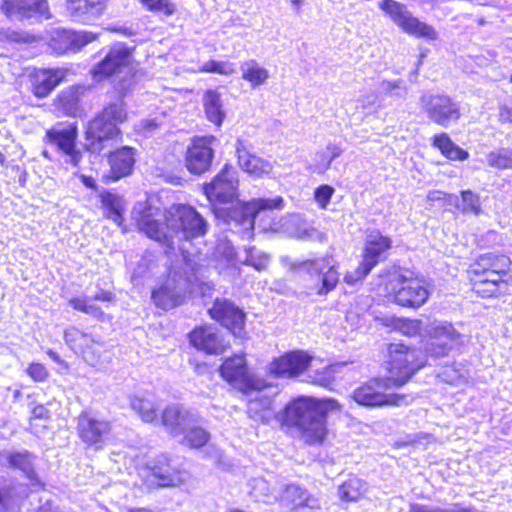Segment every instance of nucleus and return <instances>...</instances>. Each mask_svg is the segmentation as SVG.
I'll return each instance as SVG.
<instances>
[{"instance_id": "f257e3e1", "label": "nucleus", "mask_w": 512, "mask_h": 512, "mask_svg": "<svg viewBox=\"0 0 512 512\" xmlns=\"http://www.w3.org/2000/svg\"><path fill=\"white\" fill-rule=\"evenodd\" d=\"M137 227L149 238L168 247L174 238L191 240L207 233L208 223L198 211L189 205L172 206L166 213L152 208L147 202L137 203L132 210Z\"/></svg>"}, {"instance_id": "f03ea898", "label": "nucleus", "mask_w": 512, "mask_h": 512, "mask_svg": "<svg viewBox=\"0 0 512 512\" xmlns=\"http://www.w3.org/2000/svg\"><path fill=\"white\" fill-rule=\"evenodd\" d=\"M338 407L335 400L319 401L300 396L291 400L283 411L278 412L277 422L284 426L296 427L306 443L321 444L327 433V412Z\"/></svg>"}, {"instance_id": "7ed1b4c3", "label": "nucleus", "mask_w": 512, "mask_h": 512, "mask_svg": "<svg viewBox=\"0 0 512 512\" xmlns=\"http://www.w3.org/2000/svg\"><path fill=\"white\" fill-rule=\"evenodd\" d=\"M132 76L117 85V96L108 102L103 110L89 123L85 132L84 147L93 154L106 153L120 136L119 125L127 120L128 112L124 97L131 88Z\"/></svg>"}, {"instance_id": "20e7f679", "label": "nucleus", "mask_w": 512, "mask_h": 512, "mask_svg": "<svg viewBox=\"0 0 512 512\" xmlns=\"http://www.w3.org/2000/svg\"><path fill=\"white\" fill-rule=\"evenodd\" d=\"M196 279L195 264L183 256L181 262L172 267L165 283L152 292V298L163 309L174 308L181 304Z\"/></svg>"}, {"instance_id": "39448f33", "label": "nucleus", "mask_w": 512, "mask_h": 512, "mask_svg": "<svg viewBox=\"0 0 512 512\" xmlns=\"http://www.w3.org/2000/svg\"><path fill=\"white\" fill-rule=\"evenodd\" d=\"M294 272H304L309 276L307 288L319 296H326L339 283L340 273L336 260L331 255L307 259L291 264Z\"/></svg>"}, {"instance_id": "423d86ee", "label": "nucleus", "mask_w": 512, "mask_h": 512, "mask_svg": "<svg viewBox=\"0 0 512 512\" xmlns=\"http://www.w3.org/2000/svg\"><path fill=\"white\" fill-rule=\"evenodd\" d=\"M283 199L277 196L270 198H257L249 202H237L231 207H214V214L228 225L235 228L241 227L244 233L250 234L254 229L255 218L263 210H271L281 207Z\"/></svg>"}, {"instance_id": "0eeeda50", "label": "nucleus", "mask_w": 512, "mask_h": 512, "mask_svg": "<svg viewBox=\"0 0 512 512\" xmlns=\"http://www.w3.org/2000/svg\"><path fill=\"white\" fill-rule=\"evenodd\" d=\"M393 387L396 386L389 378H374L356 388L352 398L357 404L370 408L408 405L412 397L390 392Z\"/></svg>"}, {"instance_id": "6e6552de", "label": "nucleus", "mask_w": 512, "mask_h": 512, "mask_svg": "<svg viewBox=\"0 0 512 512\" xmlns=\"http://www.w3.org/2000/svg\"><path fill=\"white\" fill-rule=\"evenodd\" d=\"M390 285L393 301L403 307L417 309L423 306L430 296L426 280L423 277H413L412 273H395Z\"/></svg>"}, {"instance_id": "1a4fd4ad", "label": "nucleus", "mask_w": 512, "mask_h": 512, "mask_svg": "<svg viewBox=\"0 0 512 512\" xmlns=\"http://www.w3.org/2000/svg\"><path fill=\"white\" fill-rule=\"evenodd\" d=\"M389 352V379L396 387L407 383L422 366L418 362V351L402 343H391Z\"/></svg>"}, {"instance_id": "9d476101", "label": "nucleus", "mask_w": 512, "mask_h": 512, "mask_svg": "<svg viewBox=\"0 0 512 512\" xmlns=\"http://www.w3.org/2000/svg\"><path fill=\"white\" fill-rule=\"evenodd\" d=\"M427 328L426 337L431 342L427 345L426 352L432 357L446 356L451 350L465 343L466 336L448 321L430 320Z\"/></svg>"}, {"instance_id": "9b49d317", "label": "nucleus", "mask_w": 512, "mask_h": 512, "mask_svg": "<svg viewBox=\"0 0 512 512\" xmlns=\"http://www.w3.org/2000/svg\"><path fill=\"white\" fill-rule=\"evenodd\" d=\"M221 376L245 394L267 387L264 380L251 374L243 355L227 358L220 367Z\"/></svg>"}, {"instance_id": "f8f14e48", "label": "nucleus", "mask_w": 512, "mask_h": 512, "mask_svg": "<svg viewBox=\"0 0 512 512\" xmlns=\"http://www.w3.org/2000/svg\"><path fill=\"white\" fill-rule=\"evenodd\" d=\"M239 178L235 167L225 164L211 182L204 185V193L213 203L228 204L239 196Z\"/></svg>"}, {"instance_id": "ddd939ff", "label": "nucleus", "mask_w": 512, "mask_h": 512, "mask_svg": "<svg viewBox=\"0 0 512 512\" xmlns=\"http://www.w3.org/2000/svg\"><path fill=\"white\" fill-rule=\"evenodd\" d=\"M379 6L405 33L415 37L436 39L437 33L434 28L414 17L404 4L394 0H382Z\"/></svg>"}, {"instance_id": "4468645a", "label": "nucleus", "mask_w": 512, "mask_h": 512, "mask_svg": "<svg viewBox=\"0 0 512 512\" xmlns=\"http://www.w3.org/2000/svg\"><path fill=\"white\" fill-rule=\"evenodd\" d=\"M420 106L432 122L445 128L461 116L459 104L444 94L424 93Z\"/></svg>"}, {"instance_id": "2eb2a0df", "label": "nucleus", "mask_w": 512, "mask_h": 512, "mask_svg": "<svg viewBox=\"0 0 512 512\" xmlns=\"http://www.w3.org/2000/svg\"><path fill=\"white\" fill-rule=\"evenodd\" d=\"M148 481L159 488L179 487L187 480V472L179 468L173 459L165 454L158 455L148 465Z\"/></svg>"}, {"instance_id": "dca6fc26", "label": "nucleus", "mask_w": 512, "mask_h": 512, "mask_svg": "<svg viewBox=\"0 0 512 512\" xmlns=\"http://www.w3.org/2000/svg\"><path fill=\"white\" fill-rule=\"evenodd\" d=\"M36 461L37 456L26 449L0 452L2 466L21 472L33 490H44L45 483L36 471Z\"/></svg>"}, {"instance_id": "f3484780", "label": "nucleus", "mask_w": 512, "mask_h": 512, "mask_svg": "<svg viewBox=\"0 0 512 512\" xmlns=\"http://www.w3.org/2000/svg\"><path fill=\"white\" fill-rule=\"evenodd\" d=\"M208 311L214 320L229 329L235 337H244L246 315L244 311L232 301L217 298Z\"/></svg>"}, {"instance_id": "a211bd4d", "label": "nucleus", "mask_w": 512, "mask_h": 512, "mask_svg": "<svg viewBox=\"0 0 512 512\" xmlns=\"http://www.w3.org/2000/svg\"><path fill=\"white\" fill-rule=\"evenodd\" d=\"M1 9L12 20L42 21L50 18L46 0H3Z\"/></svg>"}, {"instance_id": "6ab92c4d", "label": "nucleus", "mask_w": 512, "mask_h": 512, "mask_svg": "<svg viewBox=\"0 0 512 512\" xmlns=\"http://www.w3.org/2000/svg\"><path fill=\"white\" fill-rule=\"evenodd\" d=\"M214 138L199 137L192 140L185 154V167L194 175L207 172L214 158V150L211 146Z\"/></svg>"}, {"instance_id": "aec40b11", "label": "nucleus", "mask_w": 512, "mask_h": 512, "mask_svg": "<svg viewBox=\"0 0 512 512\" xmlns=\"http://www.w3.org/2000/svg\"><path fill=\"white\" fill-rule=\"evenodd\" d=\"M130 61V49L123 43H117L110 48L104 59L93 68L92 73L99 80L113 74L122 73L125 70H129L127 73L129 74Z\"/></svg>"}, {"instance_id": "412c9836", "label": "nucleus", "mask_w": 512, "mask_h": 512, "mask_svg": "<svg viewBox=\"0 0 512 512\" xmlns=\"http://www.w3.org/2000/svg\"><path fill=\"white\" fill-rule=\"evenodd\" d=\"M47 142L56 146L61 152L68 156V162L77 167L82 159V153L76 148L77 128L68 126L66 128L53 127L46 132Z\"/></svg>"}, {"instance_id": "4be33fe9", "label": "nucleus", "mask_w": 512, "mask_h": 512, "mask_svg": "<svg viewBox=\"0 0 512 512\" xmlns=\"http://www.w3.org/2000/svg\"><path fill=\"white\" fill-rule=\"evenodd\" d=\"M240 168L254 178L270 175L273 163L252 153V146L245 140L238 139L235 144Z\"/></svg>"}, {"instance_id": "5701e85b", "label": "nucleus", "mask_w": 512, "mask_h": 512, "mask_svg": "<svg viewBox=\"0 0 512 512\" xmlns=\"http://www.w3.org/2000/svg\"><path fill=\"white\" fill-rule=\"evenodd\" d=\"M190 343L207 354H221L229 346L221 332L214 326H201L189 334Z\"/></svg>"}, {"instance_id": "b1692460", "label": "nucleus", "mask_w": 512, "mask_h": 512, "mask_svg": "<svg viewBox=\"0 0 512 512\" xmlns=\"http://www.w3.org/2000/svg\"><path fill=\"white\" fill-rule=\"evenodd\" d=\"M311 358L304 352L294 351L272 361L270 374L278 378H296L309 366Z\"/></svg>"}, {"instance_id": "393cba45", "label": "nucleus", "mask_w": 512, "mask_h": 512, "mask_svg": "<svg viewBox=\"0 0 512 512\" xmlns=\"http://www.w3.org/2000/svg\"><path fill=\"white\" fill-rule=\"evenodd\" d=\"M392 246L390 237L379 230H370L366 234L363 259L365 271H371L380 261L386 259Z\"/></svg>"}, {"instance_id": "a878e982", "label": "nucleus", "mask_w": 512, "mask_h": 512, "mask_svg": "<svg viewBox=\"0 0 512 512\" xmlns=\"http://www.w3.org/2000/svg\"><path fill=\"white\" fill-rule=\"evenodd\" d=\"M107 7V0H67V13L72 21L91 24L99 19Z\"/></svg>"}, {"instance_id": "bb28decb", "label": "nucleus", "mask_w": 512, "mask_h": 512, "mask_svg": "<svg viewBox=\"0 0 512 512\" xmlns=\"http://www.w3.org/2000/svg\"><path fill=\"white\" fill-rule=\"evenodd\" d=\"M199 416L182 406H168L162 414V424L174 438H179Z\"/></svg>"}, {"instance_id": "cd10ccee", "label": "nucleus", "mask_w": 512, "mask_h": 512, "mask_svg": "<svg viewBox=\"0 0 512 512\" xmlns=\"http://www.w3.org/2000/svg\"><path fill=\"white\" fill-rule=\"evenodd\" d=\"M110 423L82 413L78 419V433L83 442L89 445L101 444L110 432Z\"/></svg>"}, {"instance_id": "c85d7f7f", "label": "nucleus", "mask_w": 512, "mask_h": 512, "mask_svg": "<svg viewBox=\"0 0 512 512\" xmlns=\"http://www.w3.org/2000/svg\"><path fill=\"white\" fill-rule=\"evenodd\" d=\"M108 153V162L110 172L107 176L112 181L119 180L130 175L135 164V149L129 146H123L115 151L106 150Z\"/></svg>"}, {"instance_id": "c756f323", "label": "nucleus", "mask_w": 512, "mask_h": 512, "mask_svg": "<svg viewBox=\"0 0 512 512\" xmlns=\"http://www.w3.org/2000/svg\"><path fill=\"white\" fill-rule=\"evenodd\" d=\"M66 344L77 354L83 355L87 362H93V356L100 344L92 334L85 333L74 326H70L64 332Z\"/></svg>"}, {"instance_id": "7c9ffc66", "label": "nucleus", "mask_w": 512, "mask_h": 512, "mask_svg": "<svg viewBox=\"0 0 512 512\" xmlns=\"http://www.w3.org/2000/svg\"><path fill=\"white\" fill-rule=\"evenodd\" d=\"M506 267L502 264L500 268L488 271L483 276L478 278H471L473 281V290L483 298L495 297L504 292L507 284L502 280L500 272L504 271Z\"/></svg>"}, {"instance_id": "2f4dec72", "label": "nucleus", "mask_w": 512, "mask_h": 512, "mask_svg": "<svg viewBox=\"0 0 512 512\" xmlns=\"http://www.w3.org/2000/svg\"><path fill=\"white\" fill-rule=\"evenodd\" d=\"M273 399L270 396L258 393L248 402V416L259 423L269 424L272 420L277 421V414L272 408Z\"/></svg>"}, {"instance_id": "473e14b6", "label": "nucleus", "mask_w": 512, "mask_h": 512, "mask_svg": "<svg viewBox=\"0 0 512 512\" xmlns=\"http://www.w3.org/2000/svg\"><path fill=\"white\" fill-rule=\"evenodd\" d=\"M64 78L59 69H38L33 75V91L37 97H46Z\"/></svg>"}, {"instance_id": "72a5a7b5", "label": "nucleus", "mask_w": 512, "mask_h": 512, "mask_svg": "<svg viewBox=\"0 0 512 512\" xmlns=\"http://www.w3.org/2000/svg\"><path fill=\"white\" fill-rule=\"evenodd\" d=\"M202 103L206 118L217 127H220L226 116L221 94L217 90L209 89L203 94Z\"/></svg>"}, {"instance_id": "f704fd0d", "label": "nucleus", "mask_w": 512, "mask_h": 512, "mask_svg": "<svg viewBox=\"0 0 512 512\" xmlns=\"http://www.w3.org/2000/svg\"><path fill=\"white\" fill-rule=\"evenodd\" d=\"M130 406L144 422L157 419V405L150 394H135L130 397Z\"/></svg>"}, {"instance_id": "c9c22d12", "label": "nucleus", "mask_w": 512, "mask_h": 512, "mask_svg": "<svg viewBox=\"0 0 512 512\" xmlns=\"http://www.w3.org/2000/svg\"><path fill=\"white\" fill-rule=\"evenodd\" d=\"M502 263L503 267L509 266V259L505 256H497L494 254H484L481 255L478 260L473 263L469 268V274L473 277L483 276L488 271L494 270L495 268H500Z\"/></svg>"}, {"instance_id": "e433bc0d", "label": "nucleus", "mask_w": 512, "mask_h": 512, "mask_svg": "<svg viewBox=\"0 0 512 512\" xmlns=\"http://www.w3.org/2000/svg\"><path fill=\"white\" fill-rule=\"evenodd\" d=\"M240 71L242 73V78L249 82L252 87L263 85L270 76L269 71L260 66L254 59L242 62L240 65Z\"/></svg>"}, {"instance_id": "4c0bfd02", "label": "nucleus", "mask_w": 512, "mask_h": 512, "mask_svg": "<svg viewBox=\"0 0 512 512\" xmlns=\"http://www.w3.org/2000/svg\"><path fill=\"white\" fill-rule=\"evenodd\" d=\"M200 417L194 421L193 425L186 429L185 433L178 438V441L191 448H200L204 446L209 438V433L200 426Z\"/></svg>"}, {"instance_id": "58836bf2", "label": "nucleus", "mask_w": 512, "mask_h": 512, "mask_svg": "<svg viewBox=\"0 0 512 512\" xmlns=\"http://www.w3.org/2000/svg\"><path fill=\"white\" fill-rule=\"evenodd\" d=\"M101 202L106 209V216L118 225H121L125 207L123 197L115 193L106 192L101 195Z\"/></svg>"}, {"instance_id": "ea45409f", "label": "nucleus", "mask_w": 512, "mask_h": 512, "mask_svg": "<svg viewBox=\"0 0 512 512\" xmlns=\"http://www.w3.org/2000/svg\"><path fill=\"white\" fill-rule=\"evenodd\" d=\"M433 146L438 148L448 159L465 160L468 158V153L454 144L446 133L435 135L433 138Z\"/></svg>"}, {"instance_id": "a19ab883", "label": "nucleus", "mask_w": 512, "mask_h": 512, "mask_svg": "<svg viewBox=\"0 0 512 512\" xmlns=\"http://www.w3.org/2000/svg\"><path fill=\"white\" fill-rule=\"evenodd\" d=\"M366 491L367 484L363 480L351 477L339 486L338 495L341 500L351 502L359 500Z\"/></svg>"}, {"instance_id": "79ce46f5", "label": "nucleus", "mask_w": 512, "mask_h": 512, "mask_svg": "<svg viewBox=\"0 0 512 512\" xmlns=\"http://www.w3.org/2000/svg\"><path fill=\"white\" fill-rule=\"evenodd\" d=\"M18 489H23V487L10 479L0 478V512H7V506L10 502H14L15 499L22 497L18 493Z\"/></svg>"}, {"instance_id": "37998d69", "label": "nucleus", "mask_w": 512, "mask_h": 512, "mask_svg": "<svg viewBox=\"0 0 512 512\" xmlns=\"http://www.w3.org/2000/svg\"><path fill=\"white\" fill-rule=\"evenodd\" d=\"M244 253L243 264L252 266L258 271L265 270L270 263V255L254 246L245 247Z\"/></svg>"}, {"instance_id": "c03bdc74", "label": "nucleus", "mask_w": 512, "mask_h": 512, "mask_svg": "<svg viewBox=\"0 0 512 512\" xmlns=\"http://www.w3.org/2000/svg\"><path fill=\"white\" fill-rule=\"evenodd\" d=\"M49 46L57 54L73 51L72 30H56L50 39Z\"/></svg>"}, {"instance_id": "a18cd8bd", "label": "nucleus", "mask_w": 512, "mask_h": 512, "mask_svg": "<svg viewBox=\"0 0 512 512\" xmlns=\"http://www.w3.org/2000/svg\"><path fill=\"white\" fill-rule=\"evenodd\" d=\"M429 321V319L425 321L421 319H403L399 321L398 329L407 336L419 335L426 337Z\"/></svg>"}, {"instance_id": "49530a36", "label": "nucleus", "mask_w": 512, "mask_h": 512, "mask_svg": "<svg viewBox=\"0 0 512 512\" xmlns=\"http://www.w3.org/2000/svg\"><path fill=\"white\" fill-rule=\"evenodd\" d=\"M379 90L381 93L397 99H405L408 94V88L402 79L383 80L379 84Z\"/></svg>"}, {"instance_id": "de8ad7c7", "label": "nucleus", "mask_w": 512, "mask_h": 512, "mask_svg": "<svg viewBox=\"0 0 512 512\" xmlns=\"http://www.w3.org/2000/svg\"><path fill=\"white\" fill-rule=\"evenodd\" d=\"M250 494L258 502L271 503L272 500H277L276 496H272L271 488L263 478H256L252 481Z\"/></svg>"}, {"instance_id": "09e8293b", "label": "nucleus", "mask_w": 512, "mask_h": 512, "mask_svg": "<svg viewBox=\"0 0 512 512\" xmlns=\"http://www.w3.org/2000/svg\"><path fill=\"white\" fill-rule=\"evenodd\" d=\"M488 163L498 169H511L512 168V150L502 148L493 151L487 156Z\"/></svg>"}, {"instance_id": "8fccbe9b", "label": "nucleus", "mask_w": 512, "mask_h": 512, "mask_svg": "<svg viewBox=\"0 0 512 512\" xmlns=\"http://www.w3.org/2000/svg\"><path fill=\"white\" fill-rule=\"evenodd\" d=\"M201 72L231 75L235 72V64L229 61L209 60L200 67Z\"/></svg>"}, {"instance_id": "3c124183", "label": "nucleus", "mask_w": 512, "mask_h": 512, "mask_svg": "<svg viewBox=\"0 0 512 512\" xmlns=\"http://www.w3.org/2000/svg\"><path fill=\"white\" fill-rule=\"evenodd\" d=\"M320 509V499L316 495L311 494L308 490H306L297 506L292 508V512H317Z\"/></svg>"}, {"instance_id": "603ef678", "label": "nucleus", "mask_w": 512, "mask_h": 512, "mask_svg": "<svg viewBox=\"0 0 512 512\" xmlns=\"http://www.w3.org/2000/svg\"><path fill=\"white\" fill-rule=\"evenodd\" d=\"M69 303L75 310L84 312L95 318L102 319L105 315L99 306L90 303V301L86 299L73 298L69 301Z\"/></svg>"}, {"instance_id": "864d4df0", "label": "nucleus", "mask_w": 512, "mask_h": 512, "mask_svg": "<svg viewBox=\"0 0 512 512\" xmlns=\"http://www.w3.org/2000/svg\"><path fill=\"white\" fill-rule=\"evenodd\" d=\"M462 197V211L464 213H473L475 215L480 214L481 204L478 194L471 190H464L461 192Z\"/></svg>"}, {"instance_id": "5fc2aeb1", "label": "nucleus", "mask_w": 512, "mask_h": 512, "mask_svg": "<svg viewBox=\"0 0 512 512\" xmlns=\"http://www.w3.org/2000/svg\"><path fill=\"white\" fill-rule=\"evenodd\" d=\"M141 3L150 11L163 13L167 16L175 12V4L172 0H140Z\"/></svg>"}, {"instance_id": "6e6d98bb", "label": "nucleus", "mask_w": 512, "mask_h": 512, "mask_svg": "<svg viewBox=\"0 0 512 512\" xmlns=\"http://www.w3.org/2000/svg\"><path fill=\"white\" fill-rule=\"evenodd\" d=\"M307 489L291 483L283 487L282 500L290 503L295 508Z\"/></svg>"}, {"instance_id": "4d7b16f0", "label": "nucleus", "mask_w": 512, "mask_h": 512, "mask_svg": "<svg viewBox=\"0 0 512 512\" xmlns=\"http://www.w3.org/2000/svg\"><path fill=\"white\" fill-rule=\"evenodd\" d=\"M97 34L89 31H72L73 51L80 50L85 45L96 40Z\"/></svg>"}, {"instance_id": "13d9d810", "label": "nucleus", "mask_w": 512, "mask_h": 512, "mask_svg": "<svg viewBox=\"0 0 512 512\" xmlns=\"http://www.w3.org/2000/svg\"><path fill=\"white\" fill-rule=\"evenodd\" d=\"M411 512H478L474 509L462 508L459 506H454L451 508H440V507H431L423 504H414L411 506Z\"/></svg>"}, {"instance_id": "bf43d9fd", "label": "nucleus", "mask_w": 512, "mask_h": 512, "mask_svg": "<svg viewBox=\"0 0 512 512\" xmlns=\"http://www.w3.org/2000/svg\"><path fill=\"white\" fill-rule=\"evenodd\" d=\"M334 193V188L329 185L319 186L314 193L315 200L321 208H326L327 204Z\"/></svg>"}, {"instance_id": "052dcab7", "label": "nucleus", "mask_w": 512, "mask_h": 512, "mask_svg": "<svg viewBox=\"0 0 512 512\" xmlns=\"http://www.w3.org/2000/svg\"><path fill=\"white\" fill-rule=\"evenodd\" d=\"M28 375L35 381L42 382L48 376V371L44 365L33 363L27 368Z\"/></svg>"}, {"instance_id": "680f3d73", "label": "nucleus", "mask_w": 512, "mask_h": 512, "mask_svg": "<svg viewBox=\"0 0 512 512\" xmlns=\"http://www.w3.org/2000/svg\"><path fill=\"white\" fill-rule=\"evenodd\" d=\"M364 262L361 261L358 268L354 272H347L344 276V281L347 284H355L356 282L362 280L365 276L369 274L370 271H365Z\"/></svg>"}, {"instance_id": "e2e57ef3", "label": "nucleus", "mask_w": 512, "mask_h": 512, "mask_svg": "<svg viewBox=\"0 0 512 512\" xmlns=\"http://www.w3.org/2000/svg\"><path fill=\"white\" fill-rule=\"evenodd\" d=\"M498 117L500 122L512 124V108L507 106H501L499 109Z\"/></svg>"}, {"instance_id": "0e129e2a", "label": "nucleus", "mask_w": 512, "mask_h": 512, "mask_svg": "<svg viewBox=\"0 0 512 512\" xmlns=\"http://www.w3.org/2000/svg\"><path fill=\"white\" fill-rule=\"evenodd\" d=\"M32 416L36 419H48L50 416L49 410L43 405H37L32 410Z\"/></svg>"}, {"instance_id": "69168bd1", "label": "nucleus", "mask_w": 512, "mask_h": 512, "mask_svg": "<svg viewBox=\"0 0 512 512\" xmlns=\"http://www.w3.org/2000/svg\"><path fill=\"white\" fill-rule=\"evenodd\" d=\"M327 150L330 152V157L327 161L325 168H328L330 166L331 162L335 158L339 157L342 153V149L336 144H328Z\"/></svg>"}, {"instance_id": "338daca9", "label": "nucleus", "mask_w": 512, "mask_h": 512, "mask_svg": "<svg viewBox=\"0 0 512 512\" xmlns=\"http://www.w3.org/2000/svg\"><path fill=\"white\" fill-rule=\"evenodd\" d=\"M7 39L13 42H26L27 35L19 31H9L6 34Z\"/></svg>"}, {"instance_id": "774afa93", "label": "nucleus", "mask_w": 512, "mask_h": 512, "mask_svg": "<svg viewBox=\"0 0 512 512\" xmlns=\"http://www.w3.org/2000/svg\"><path fill=\"white\" fill-rule=\"evenodd\" d=\"M37 512H63L59 506L55 505L52 501L48 500L42 504Z\"/></svg>"}]
</instances>
